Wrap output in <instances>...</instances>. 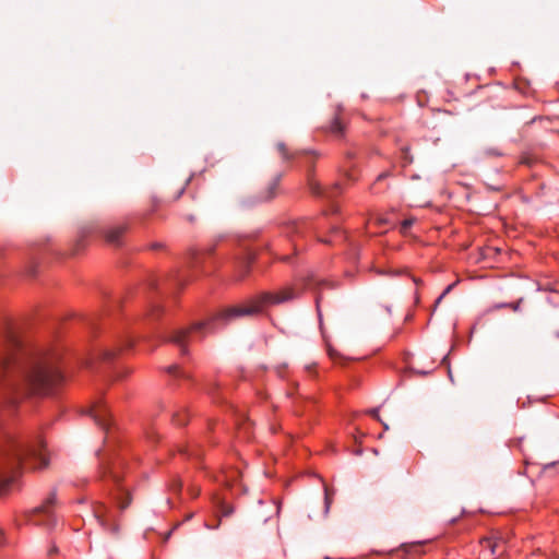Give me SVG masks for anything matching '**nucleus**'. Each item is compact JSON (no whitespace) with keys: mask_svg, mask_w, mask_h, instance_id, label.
<instances>
[{"mask_svg":"<svg viewBox=\"0 0 559 559\" xmlns=\"http://www.w3.org/2000/svg\"><path fill=\"white\" fill-rule=\"evenodd\" d=\"M370 414L372 417L378 418L379 411L377 408H373L370 411Z\"/></svg>","mask_w":559,"mask_h":559,"instance_id":"33","label":"nucleus"},{"mask_svg":"<svg viewBox=\"0 0 559 559\" xmlns=\"http://www.w3.org/2000/svg\"><path fill=\"white\" fill-rule=\"evenodd\" d=\"M312 231H316L318 235V240L324 243L333 245L337 241L346 240L345 231L341 230L335 225L331 227L329 237H322L318 226H314L313 222L309 218L292 221L283 227V235L293 246L296 253L304 249L301 241H304Z\"/></svg>","mask_w":559,"mask_h":559,"instance_id":"6","label":"nucleus"},{"mask_svg":"<svg viewBox=\"0 0 559 559\" xmlns=\"http://www.w3.org/2000/svg\"><path fill=\"white\" fill-rule=\"evenodd\" d=\"M56 501V491H51L40 506L34 508L26 514L27 522L34 525L44 526L48 530L55 527L57 523V518L53 511Z\"/></svg>","mask_w":559,"mask_h":559,"instance_id":"8","label":"nucleus"},{"mask_svg":"<svg viewBox=\"0 0 559 559\" xmlns=\"http://www.w3.org/2000/svg\"><path fill=\"white\" fill-rule=\"evenodd\" d=\"M331 504H332V496H331L330 489L328 487H324V510H323L324 518L328 516V514L330 512Z\"/></svg>","mask_w":559,"mask_h":559,"instance_id":"24","label":"nucleus"},{"mask_svg":"<svg viewBox=\"0 0 559 559\" xmlns=\"http://www.w3.org/2000/svg\"><path fill=\"white\" fill-rule=\"evenodd\" d=\"M254 259V252L249 248L241 249V252L234 259L233 263L239 280L245 277V275L249 272V269Z\"/></svg>","mask_w":559,"mask_h":559,"instance_id":"12","label":"nucleus"},{"mask_svg":"<svg viewBox=\"0 0 559 559\" xmlns=\"http://www.w3.org/2000/svg\"><path fill=\"white\" fill-rule=\"evenodd\" d=\"M278 259H280V260H282V261H284V262H290V259H292V258H290L289 255H285V254H284V255H278Z\"/></svg>","mask_w":559,"mask_h":559,"instance_id":"32","label":"nucleus"},{"mask_svg":"<svg viewBox=\"0 0 559 559\" xmlns=\"http://www.w3.org/2000/svg\"><path fill=\"white\" fill-rule=\"evenodd\" d=\"M328 354H329V356H330L332 359H334V358H335V356H336L335 350H334V349H332L331 347H329V348H328Z\"/></svg>","mask_w":559,"mask_h":559,"instance_id":"31","label":"nucleus"},{"mask_svg":"<svg viewBox=\"0 0 559 559\" xmlns=\"http://www.w3.org/2000/svg\"><path fill=\"white\" fill-rule=\"evenodd\" d=\"M329 130L331 133L342 136L344 134V126L338 117H335L330 123Z\"/></svg>","mask_w":559,"mask_h":559,"instance_id":"21","label":"nucleus"},{"mask_svg":"<svg viewBox=\"0 0 559 559\" xmlns=\"http://www.w3.org/2000/svg\"><path fill=\"white\" fill-rule=\"evenodd\" d=\"M141 337H142L143 340L148 338V336H147V335H142Z\"/></svg>","mask_w":559,"mask_h":559,"instance_id":"39","label":"nucleus"},{"mask_svg":"<svg viewBox=\"0 0 559 559\" xmlns=\"http://www.w3.org/2000/svg\"><path fill=\"white\" fill-rule=\"evenodd\" d=\"M454 285H455V284H451V285H449V286L444 289V292H443V293L439 296V298L436 300V305H438V304L441 301V299H442V298H443L448 293H450V290L454 287Z\"/></svg>","mask_w":559,"mask_h":559,"instance_id":"29","label":"nucleus"},{"mask_svg":"<svg viewBox=\"0 0 559 559\" xmlns=\"http://www.w3.org/2000/svg\"><path fill=\"white\" fill-rule=\"evenodd\" d=\"M58 361L56 352L24 346L9 331L0 352L1 406L11 412L26 396L49 394L63 380Z\"/></svg>","mask_w":559,"mask_h":559,"instance_id":"1","label":"nucleus"},{"mask_svg":"<svg viewBox=\"0 0 559 559\" xmlns=\"http://www.w3.org/2000/svg\"><path fill=\"white\" fill-rule=\"evenodd\" d=\"M165 313L164 307L157 300H150L148 307L145 313V320L150 322V324L155 323L159 320Z\"/></svg>","mask_w":559,"mask_h":559,"instance_id":"16","label":"nucleus"},{"mask_svg":"<svg viewBox=\"0 0 559 559\" xmlns=\"http://www.w3.org/2000/svg\"><path fill=\"white\" fill-rule=\"evenodd\" d=\"M212 252V247L204 250H190L186 258L185 270L176 271L175 274L163 282L162 286L158 278L152 277L147 283L148 288L152 290H158L163 294H174L176 290L182 288L195 274L205 273V271H203V265L205 263V259L210 257Z\"/></svg>","mask_w":559,"mask_h":559,"instance_id":"5","label":"nucleus"},{"mask_svg":"<svg viewBox=\"0 0 559 559\" xmlns=\"http://www.w3.org/2000/svg\"><path fill=\"white\" fill-rule=\"evenodd\" d=\"M162 248V243L155 242L152 245V249H158Z\"/></svg>","mask_w":559,"mask_h":559,"instance_id":"35","label":"nucleus"},{"mask_svg":"<svg viewBox=\"0 0 559 559\" xmlns=\"http://www.w3.org/2000/svg\"><path fill=\"white\" fill-rule=\"evenodd\" d=\"M48 463L45 443L39 435H7L0 445V496L13 490L23 465L32 469H41Z\"/></svg>","mask_w":559,"mask_h":559,"instance_id":"3","label":"nucleus"},{"mask_svg":"<svg viewBox=\"0 0 559 559\" xmlns=\"http://www.w3.org/2000/svg\"><path fill=\"white\" fill-rule=\"evenodd\" d=\"M169 488L173 492L175 493H179L181 491V488H182V483H181V479L179 477H175L170 485H169Z\"/></svg>","mask_w":559,"mask_h":559,"instance_id":"26","label":"nucleus"},{"mask_svg":"<svg viewBox=\"0 0 559 559\" xmlns=\"http://www.w3.org/2000/svg\"><path fill=\"white\" fill-rule=\"evenodd\" d=\"M93 516L105 531L111 534H117L119 532L118 515L116 510L99 503L94 507Z\"/></svg>","mask_w":559,"mask_h":559,"instance_id":"10","label":"nucleus"},{"mask_svg":"<svg viewBox=\"0 0 559 559\" xmlns=\"http://www.w3.org/2000/svg\"><path fill=\"white\" fill-rule=\"evenodd\" d=\"M344 182H336L333 187L325 189L319 182L314 181L311 175H308V186L314 195L334 198L344 189Z\"/></svg>","mask_w":559,"mask_h":559,"instance_id":"13","label":"nucleus"},{"mask_svg":"<svg viewBox=\"0 0 559 559\" xmlns=\"http://www.w3.org/2000/svg\"><path fill=\"white\" fill-rule=\"evenodd\" d=\"M3 540H4L3 533H2V531H0V545H2Z\"/></svg>","mask_w":559,"mask_h":559,"instance_id":"37","label":"nucleus"},{"mask_svg":"<svg viewBox=\"0 0 559 559\" xmlns=\"http://www.w3.org/2000/svg\"><path fill=\"white\" fill-rule=\"evenodd\" d=\"M135 340L130 333H121L115 336L111 345L104 346L97 349L88 365L93 366L96 362L110 364L117 355L127 348H131Z\"/></svg>","mask_w":559,"mask_h":559,"instance_id":"7","label":"nucleus"},{"mask_svg":"<svg viewBox=\"0 0 559 559\" xmlns=\"http://www.w3.org/2000/svg\"><path fill=\"white\" fill-rule=\"evenodd\" d=\"M167 372L170 376L176 377V378H182V379L189 378V374L185 370H182L179 365H176V364L168 366Z\"/></svg>","mask_w":559,"mask_h":559,"instance_id":"22","label":"nucleus"},{"mask_svg":"<svg viewBox=\"0 0 559 559\" xmlns=\"http://www.w3.org/2000/svg\"><path fill=\"white\" fill-rule=\"evenodd\" d=\"M297 285L301 286V289L316 290L323 285H328V282L320 280L314 273L310 272L306 276L299 280Z\"/></svg>","mask_w":559,"mask_h":559,"instance_id":"15","label":"nucleus"},{"mask_svg":"<svg viewBox=\"0 0 559 559\" xmlns=\"http://www.w3.org/2000/svg\"><path fill=\"white\" fill-rule=\"evenodd\" d=\"M354 153L348 152L346 154V162L342 166V177L347 183H353L358 180V176L355 171V165L352 163Z\"/></svg>","mask_w":559,"mask_h":559,"instance_id":"14","label":"nucleus"},{"mask_svg":"<svg viewBox=\"0 0 559 559\" xmlns=\"http://www.w3.org/2000/svg\"><path fill=\"white\" fill-rule=\"evenodd\" d=\"M282 175H277L259 195V201H270L277 195Z\"/></svg>","mask_w":559,"mask_h":559,"instance_id":"17","label":"nucleus"},{"mask_svg":"<svg viewBox=\"0 0 559 559\" xmlns=\"http://www.w3.org/2000/svg\"><path fill=\"white\" fill-rule=\"evenodd\" d=\"M300 292L296 287H285L278 292H265L252 298L246 305L229 307L218 312L205 321L193 324L189 329H180L168 335L160 334L164 341L178 346L182 355L188 354V346L193 342L200 341L207 334L214 333L230 320L243 316H257L270 306L280 305L299 296Z\"/></svg>","mask_w":559,"mask_h":559,"instance_id":"2","label":"nucleus"},{"mask_svg":"<svg viewBox=\"0 0 559 559\" xmlns=\"http://www.w3.org/2000/svg\"><path fill=\"white\" fill-rule=\"evenodd\" d=\"M173 420L178 426H183L188 421V414L186 409H181L173 415Z\"/></svg>","mask_w":559,"mask_h":559,"instance_id":"23","label":"nucleus"},{"mask_svg":"<svg viewBox=\"0 0 559 559\" xmlns=\"http://www.w3.org/2000/svg\"><path fill=\"white\" fill-rule=\"evenodd\" d=\"M525 163H526V166H527L528 165V157L527 156H526Z\"/></svg>","mask_w":559,"mask_h":559,"instance_id":"40","label":"nucleus"},{"mask_svg":"<svg viewBox=\"0 0 559 559\" xmlns=\"http://www.w3.org/2000/svg\"><path fill=\"white\" fill-rule=\"evenodd\" d=\"M277 150L280 152V154L282 155L283 159L284 160H294L296 158H298L300 155H316L318 156L317 153L312 152V151H300V152H294V153H290L285 143L283 142H280L277 143Z\"/></svg>","mask_w":559,"mask_h":559,"instance_id":"19","label":"nucleus"},{"mask_svg":"<svg viewBox=\"0 0 559 559\" xmlns=\"http://www.w3.org/2000/svg\"><path fill=\"white\" fill-rule=\"evenodd\" d=\"M192 495H193V496H198V495H199V490H193V491H192Z\"/></svg>","mask_w":559,"mask_h":559,"instance_id":"38","label":"nucleus"},{"mask_svg":"<svg viewBox=\"0 0 559 559\" xmlns=\"http://www.w3.org/2000/svg\"><path fill=\"white\" fill-rule=\"evenodd\" d=\"M506 542L498 534H491L479 540L478 559H498L506 552Z\"/></svg>","mask_w":559,"mask_h":559,"instance_id":"9","label":"nucleus"},{"mask_svg":"<svg viewBox=\"0 0 559 559\" xmlns=\"http://www.w3.org/2000/svg\"><path fill=\"white\" fill-rule=\"evenodd\" d=\"M317 308L320 309L321 296L316 297ZM320 312V310H318Z\"/></svg>","mask_w":559,"mask_h":559,"instance_id":"34","label":"nucleus"},{"mask_svg":"<svg viewBox=\"0 0 559 559\" xmlns=\"http://www.w3.org/2000/svg\"><path fill=\"white\" fill-rule=\"evenodd\" d=\"M521 302H522V299H518L516 301L511 302V304H498V305H495V308L499 309V308L508 307V308H511L513 311H519Z\"/></svg>","mask_w":559,"mask_h":559,"instance_id":"25","label":"nucleus"},{"mask_svg":"<svg viewBox=\"0 0 559 559\" xmlns=\"http://www.w3.org/2000/svg\"><path fill=\"white\" fill-rule=\"evenodd\" d=\"M414 222H415L414 218L404 219L401 224V231H403V233L407 231L413 226Z\"/></svg>","mask_w":559,"mask_h":559,"instance_id":"28","label":"nucleus"},{"mask_svg":"<svg viewBox=\"0 0 559 559\" xmlns=\"http://www.w3.org/2000/svg\"><path fill=\"white\" fill-rule=\"evenodd\" d=\"M154 438H155L154 433L147 435V439H148L150 441H153V440H154Z\"/></svg>","mask_w":559,"mask_h":559,"instance_id":"36","label":"nucleus"},{"mask_svg":"<svg viewBox=\"0 0 559 559\" xmlns=\"http://www.w3.org/2000/svg\"><path fill=\"white\" fill-rule=\"evenodd\" d=\"M124 231H126L124 225H117V226H112V227L108 228L105 231L104 236H105V239L107 242L118 246V245H120L121 236L123 235Z\"/></svg>","mask_w":559,"mask_h":559,"instance_id":"18","label":"nucleus"},{"mask_svg":"<svg viewBox=\"0 0 559 559\" xmlns=\"http://www.w3.org/2000/svg\"><path fill=\"white\" fill-rule=\"evenodd\" d=\"M99 460V478L108 479L117 486L115 501L119 511H123L131 502V496L127 488L121 485V473L131 472L132 466L127 460V455L116 453L109 449H103L97 452Z\"/></svg>","mask_w":559,"mask_h":559,"instance_id":"4","label":"nucleus"},{"mask_svg":"<svg viewBox=\"0 0 559 559\" xmlns=\"http://www.w3.org/2000/svg\"><path fill=\"white\" fill-rule=\"evenodd\" d=\"M389 176V173H382L377 177V181H381Z\"/></svg>","mask_w":559,"mask_h":559,"instance_id":"30","label":"nucleus"},{"mask_svg":"<svg viewBox=\"0 0 559 559\" xmlns=\"http://www.w3.org/2000/svg\"><path fill=\"white\" fill-rule=\"evenodd\" d=\"M91 417L95 424L109 435L111 427V416L105 402L97 401L88 409Z\"/></svg>","mask_w":559,"mask_h":559,"instance_id":"11","label":"nucleus"},{"mask_svg":"<svg viewBox=\"0 0 559 559\" xmlns=\"http://www.w3.org/2000/svg\"><path fill=\"white\" fill-rule=\"evenodd\" d=\"M483 153L487 157H496V156L501 155V153L498 151V148H495V147L485 148Z\"/></svg>","mask_w":559,"mask_h":559,"instance_id":"27","label":"nucleus"},{"mask_svg":"<svg viewBox=\"0 0 559 559\" xmlns=\"http://www.w3.org/2000/svg\"><path fill=\"white\" fill-rule=\"evenodd\" d=\"M179 453L188 459L199 460L202 455L201 450L197 443L182 445L178 449Z\"/></svg>","mask_w":559,"mask_h":559,"instance_id":"20","label":"nucleus"}]
</instances>
